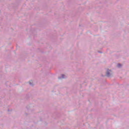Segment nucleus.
Segmentation results:
<instances>
[{"instance_id":"obj_1","label":"nucleus","mask_w":129,"mask_h":129,"mask_svg":"<svg viewBox=\"0 0 129 129\" xmlns=\"http://www.w3.org/2000/svg\"><path fill=\"white\" fill-rule=\"evenodd\" d=\"M111 72V70H107V72H106V76L107 77H110V76H111V74H110V72Z\"/></svg>"},{"instance_id":"obj_2","label":"nucleus","mask_w":129,"mask_h":129,"mask_svg":"<svg viewBox=\"0 0 129 129\" xmlns=\"http://www.w3.org/2000/svg\"><path fill=\"white\" fill-rule=\"evenodd\" d=\"M65 78V75H61V77H58V79H62Z\"/></svg>"},{"instance_id":"obj_6","label":"nucleus","mask_w":129,"mask_h":129,"mask_svg":"<svg viewBox=\"0 0 129 129\" xmlns=\"http://www.w3.org/2000/svg\"><path fill=\"white\" fill-rule=\"evenodd\" d=\"M8 111H10V109H8Z\"/></svg>"},{"instance_id":"obj_7","label":"nucleus","mask_w":129,"mask_h":129,"mask_svg":"<svg viewBox=\"0 0 129 129\" xmlns=\"http://www.w3.org/2000/svg\"><path fill=\"white\" fill-rule=\"evenodd\" d=\"M26 107H27V108H28V106H27Z\"/></svg>"},{"instance_id":"obj_5","label":"nucleus","mask_w":129,"mask_h":129,"mask_svg":"<svg viewBox=\"0 0 129 129\" xmlns=\"http://www.w3.org/2000/svg\"><path fill=\"white\" fill-rule=\"evenodd\" d=\"M98 53H102V52L101 51H99Z\"/></svg>"},{"instance_id":"obj_4","label":"nucleus","mask_w":129,"mask_h":129,"mask_svg":"<svg viewBox=\"0 0 129 129\" xmlns=\"http://www.w3.org/2000/svg\"><path fill=\"white\" fill-rule=\"evenodd\" d=\"M29 84H30V85L33 86V83H32L31 82H29Z\"/></svg>"},{"instance_id":"obj_3","label":"nucleus","mask_w":129,"mask_h":129,"mask_svg":"<svg viewBox=\"0 0 129 129\" xmlns=\"http://www.w3.org/2000/svg\"><path fill=\"white\" fill-rule=\"evenodd\" d=\"M122 65L121 63H118L117 67L118 68H120L121 67Z\"/></svg>"}]
</instances>
